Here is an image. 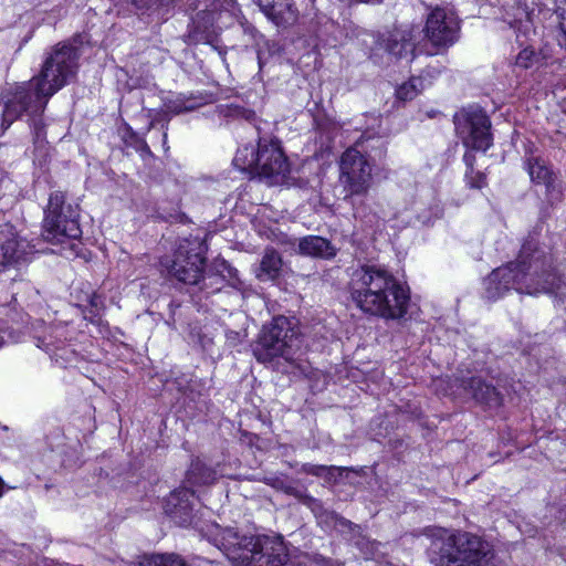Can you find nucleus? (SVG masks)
Here are the masks:
<instances>
[{
  "mask_svg": "<svg viewBox=\"0 0 566 566\" xmlns=\"http://www.w3.org/2000/svg\"><path fill=\"white\" fill-rule=\"evenodd\" d=\"M78 59V49L72 44L59 43L53 46L38 75L28 82L17 84L2 95L1 127L8 129L12 123L27 115L36 137L40 138L41 115L49 99L75 77Z\"/></svg>",
  "mask_w": 566,
  "mask_h": 566,
  "instance_id": "nucleus-1",
  "label": "nucleus"
},
{
  "mask_svg": "<svg viewBox=\"0 0 566 566\" xmlns=\"http://www.w3.org/2000/svg\"><path fill=\"white\" fill-rule=\"evenodd\" d=\"M514 289L518 293L553 294L566 297V282L553 268L551 253L538 244V233L531 232L524 240L516 262L495 269L485 280V297L496 300Z\"/></svg>",
  "mask_w": 566,
  "mask_h": 566,
  "instance_id": "nucleus-2",
  "label": "nucleus"
},
{
  "mask_svg": "<svg viewBox=\"0 0 566 566\" xmlns=\"http://www.w3.org/2000/svg\"><path fill=\"white\" fill-rule=\"evenodd\" d=\"M348 290L352 301L364 313L390 319L407 313L408 290L382 265L364 264L354 270Z\"/></svg>",
  "mask_w": 566,
  "mask_h": 566,
  "instance_id": "nucleus-3",
  "label": "nucleus"
},
{
  "mask_svg": "<svg viewBox=\"0 0 566 566\" xmlns=\"http://www.w3.org/2000/svg\"><path fill=\"white\" fill-rule=\"evenodd\" d=\"M205 536L233 566H286L290 560L287 546L281 535L241 536L232 528L210 525Z\"/></svg>",
  "mask_w": 566,
  "mask_h": 566,
  "instance_id": "nucleus-4",
  "label": "nucleus"
},
{
  "mask_svg": "<svg viewBox=\"0 0 566 566\" xmlns=\"http://www.w3.org/2000/svg\"><path fill=\"white\" fill-rule=\"evenodd\" d=\"M431 559L437 566H486L493 558L491 545L480 536L467 532L433 541Z\"/></svg>",
  "mask_w": 566,
  "mask_h": 566,
  "instance_id": "nucleus-5",
  "label": "nucleus"
},
{
  "mask_svg": "<svg viewBox=\"0 0 566 566\" xmlns=\"http://www.w3.org/2000/svg\"><path fill=\"white\" fill-rule=\"evenodd\" d=\"M233 164L242 171L265 180L269 185L280 182L289 171V164L277 139L260 137L258 148L244 146L240 148Z\"/></svg>",
  "mask_w": 566,
  "mask_h": 566,
  "instance_id": "nucleus-6",
  "label": "nucleus"
},
{
  "mask_svg": "<svg viewBox=\"0 0 566 566\" xmlns=\"http://www.w3.org/2000/svg\"><path fill=\"white\" fill-rule=\"evenodd\" d=\"M297 332L294 324L285 316L274 317L264 325L252 346L255 359L261 364H271L282 357L291 360L298 347Z\"/></svg>",
  "mask_w": 566,
  "mask_h": 566,
  "instance_id": "nucleus-7",
  "label": "nucleus"
},
{
  "mask_svg": "<svg viewBox=\"0 0 566 566\" xmlns=\"http://www.w3.org/2000/svg\"><path fill=\"white\" fill-rule=\"evenodd\" d=\"M78 207L66 202L65 195L54 191L49 197L42 227V237L52 244L77 240L82 235Z\"/></svg>",
  "mask_w": 566,
  "mask_h": 566,
  "instance_id": "nucleus-8",
  "label": "nucleus"
},
{
  "mask_svg": "<svg viewBox=\"0 0 566 566\" xmlns=\"http://www.w3.org/2000/svg\"><path fill=\"white\" fill-rule=\"evenodd\" d=\"M203 252V244L199 240H184L175 250L172 258H166L161 265L178 282L199 285L206 263Z\"/></svg>",
  "mask_w": 566,
  "mask_h": 566,
  "instance_id": "nucleus-9",
  "label": "nucleus"
},
{
  "mask_svg": "<svg viewBox=\"0 0 566 566\" xmlns=\"http://www.w3.org/2000/svg\"><path fill=\"white\" fill-rule=\"evenodd\" d=\"M371 165L367 157L356 148L346 149L339 161V184L345 199L365 196L373 184Z\"/></svg>",
  "mask_w": 566,
  "mask_h": 566,
  "instance_id": "nucleus-10",
  "label": "nucleus"
},
{
  "mask_svg": "<svg viewBox=\"0 0 566 566\" xmlns=\"http://www.w3.org/2000/svg\"><path fill=\"white\" fill-rule=\"evenodd\" d=\"M454 126L465 147L482 151L491 147V122L482 109L470 108L457 113L454 115Z\"/></svg>",
  "mask_w": 566,
  "mask_h": 566,
  "instance_id": "nucleus-11",
  "label": "nucleus"
},
{
  "mask_svg": "<svg viewBox=\"0 0 566 566\" xmlns=\"http://www.w3.org/2000/svg\"><path fill=\"white\" fill-rule=\"evenodd\" d=\"M264 482L273 489L295 497L303 505L311 509L321 522L333 525L334 527H344L349 530L354 526L349 520L338 515L336 512L325 510L322 502L307 494L305 490L293 486L285 476H266L264 478Z\"/></svg>",
  "mask_w": 566,
  "mask_h": 566,
  "instance_id": "nucleus-12",
  "label": "nucleus"
},
{
  "mask_svg": "<svg viewBox=\"0 0 566 566\" xmlns=\"http://www.w3.org/2000/svg\"><path fill=\"white\" fill-rule=\"evenodd\" d=\"M460 23L452 10L434 8L427 18L423 29L428 41L438 48L452 45L459 38Z\"/></svg>",
  "mask_w": 566,
  "mask_h": 566,
  "instance_id": "nucleus-13",
  "label": "nucleus"
},
{
  "mask_svg": "<svg viewBox=\"0 0 566 566\" xmlns=\"http://www.w3.org/2000/svg\"><path fill=\"white\" fill-rule=\"evenodd\" d=\"M32 336L38 348L43 349L55 363L63 365L72 350L65 347V327L46 325L43 321L32 323Z\"/></svg>",
  "mask_w": 566,
  "mask_h": 566,
  "instance_id": "nucleus-14",
  "label": "nucleus"
},
{
  "mask_svg": "<svg viewBox=\"0 0 566 566\" xmlns=\"http://www.w3.org/2000/svg\"><path fill=\"white\" fill-rule=\"evenodd\" d=\"M260 11L280 30H289L300 22L294 0H253Z\"/></svg>",
  "mask_w": 566,
  "mask_h": 566,
  "instance_id": "nucleus-15",
  "label": "nucleus"
},
{
  "mask_svg": "<svg viewBox=\"0 0 566 566\" xmlns=\"http://www.w3.org/2000/svg\"><path fill=\"white\" fill-rule=\"evenodd\" d=\"M413 27L396 28L378 38L377 43L395 59L412 60L417 39Z\"/></svg>",
  "mask_w": 566,
  "mask_h": 566,
  "instance_id": "nucleus-16",
  "label": "nucleus"
},
{
  "mask_svg": "<svg viewBox=\"0 0 566 566\" xmlns=\"http://www.w3.org/2000/svg\"><path fill=\"white\" fill-rule=\"evenodd\" d=\"M31 253L29 243L20 239L12 227L0 229V265H15L28 260Z\"/></svg>",
  "mask_w": 566,
  "mask_h": 566,
  "instance_id": "nucleus-17",
  "label": "nucleus"
},
{
  "mask_svg": "<svg viewBox=\"0 0 566 566\" xmlns=\"http://www.w3.org/2000/svg\"><path fill=\"white\" fill-rule=\"evenodd\" d=\"M195 492L182 486L174 490L164 502L165 513L178 525H187L193 516V499Z\"/></svg>",
  "mask_w": 566,
  "mask_h": 566,
  "instance_id": "nucleus-18",
  "label": "nucleus"
},
{
  "mask_svg": "<svg viewBox=\"0 0 566 566\" xmlns=\"http://www.w3.org/2000/svg\"><path fill=\"white\" fill-rule=\"evenodd\" d=\"M461 386L481 405L489 408H497L502 405V395L492 384L485 382L480 377L463 379Z\"/></svg>",
  "mask_w": 566,
  "mask_h": 566,
  "instance_id": "nucleus-19",
  "label": "nucleus"
},
{
  "mask_svg": "<svg viewBox=\"0 0 566 566\" xmlns=\"http://www.w3.org/2000/svg\"><path fill=\"white\" fill-rule=\"evenodd\" d=\"M216 273L210 270L205 274L202 272V276L200 280L199 289L201 291L211 290V293L219 292L223 287V283L227 281L232 286H235L237 279V270L233 269L228 262L224 260L217 262L214 264Z\"/></svg>",
  "mask_w": 566,
  "mask_h": 566,
  "instance_id": "nucleus-20",
  "label": "nucleus"
},
{
  "mask_svg": "<svg viewBox=\"0 0 566 566\" xmlns=\"http://www.w3.org/2000/svg\"><path fill=\"white\" fill-rule=\"evenodd\" d=\"M298 251L303 255L321 259H332L336 255V248L327 239L318 235H307L300 240Z\"/></svg>",
  "mask_w": 566,
  "mask_h": 566,
  "instance_id": "nucleus-21",
  "label": "nucleus"
},
{
  "mask_svg": "<svg viewBox=\"0 0 566 566\" xmlns=\"http://www.w3.org/2000/svg\"><path fill=\"white\" fill-rule=\"evenodd\" d=\"M217 479V471L197 458L191 461L185 482L191 486H201L213 484Z\"/></svg>",
  "mask_w": 566,
  "mask_h": 566,
  "instance_id": "nucleus-22",
  "label": "nucleus"
},
{
  "mask_svg": "<svg viewBox=\"0 0 566 566\" xmlns=\"http://www.w3.org/2000/svg\"><path fill=\"white\" fill-rule=\"evenodd\" d=\"M526 169L533 182L544 185L547 191L555 189V174L545 160L539 157L528 158Z\"/></svg>",
  "mask_w": 566,
  "mask_h": 566,
  "instance_id": "nucleus-23",
  "label": "nucleus"
},
{
  "mask_svg": "<svg viewBox=\"0 0 566 566\" xmlns=\"http://www.w3.org/2000/svg\"><path fill=\"white\" fill-rule=\"evenodd\" d=\"M133 566H189L178 554H150L143 555Z\"/></svg>",
  "mask_w": 566,
  "mask_h": 566,
  "instance_id": "nucleus-24",
  "label": "nucleus"
},
{
  "mask_svg": "<svg viewBox=\"0 0 566 566\" xmlns=\"http://www.w3.org/2000/svg\"><path fill=\"white\" fill-rule=\"evenodd\" d=\"M281 266L282 260L279 253L274 249H266L260 263L258 277L260 280H273L279 275Z\"/></svg>",
  "mask_w": 566,
  "mask_h": 566,
  "instance_id": "nucleus-25",
  "label": "nucleus"
},
{
  "mask_svg": "<svg viewBox=\"0 0 566 566\" xmlns=\"http://www.w3.org/2000/svg\"><path fill=\"white\" fill-rule=\"evenodd\" d=\"M310 13L303 15L300 22L303 31L319 38L326 33L328 25H332V20L322 12H314L313 17L308 18Z\"/></svg>",
  "mask_w": 566,
  "mask_h": 566,
  "instance_id": "nucleus-26",
  "label": "nucleus"
},
{
  "mask_svg": "<svg viewBox=\"0 0 566 566\" xmlns=\"http://www.w3.org/2000/svg\"><path fill=\"white\" fill-rule=\"evenodd\" d=\"M423 81L421 77H411L396 90V96L399 101L407 102L413 99L422 90Z\"/></svg>",
  "mask_w": 566,
  "mask_h": 566,
  "instance_id": "nucleus-27",
  "label": "nucleus"
},
{
  "mask_svg": "<svg viewBox=\"0 0 566 566\" xmlns=\"http://www.w3.org/2000/svg\"><path fill=\"white\" fill-rule=\"evenodd\" d=\"M200 104L192 98L178 96L175 99H169L165 103L166 112L172 115H179L186 112L196 109Z\"/></svg>",
  "mask_w": 566,
  "mask_h": 566,
  "instance_id": "nucleus-28",
  "label": "nucleus"
},
{
  "mask_svg": "<svg viewBox=\"0 0 566 566\" xmlns=\"http://www.w3.org/2000/svg\"><path fill=\"white\" fill-rule=\"evenodd\" d=\"M543 59L544 57L539 52H536L533 48L527 46L517 54L515 66L521 67L522 70H527L541 64Z\"/></svg>",
  "mask_w": 566,
  "mask_h": 566,
  "instance_id": "nucleus-29",
  "label": "nucleus"
},
{
  "mask_svg": "<svg viewBox=\"0 0 566 566\" xmlns=\"http://www.w3.org/2000/svg\"><path fill=\"white\" fill-rule=\"evenodd\" d=\"M175 0H132L136 9L142 12H155L163 7L169 6Z\"/></svg>",
  "mask_w": 566,
  "mask_h": 566,
  "instance_id": "nucleus-30",
  "label": "nucleus"
},
{
  "mask_svg": "<svg viewBox=\"0 0 566 566\" xmlns=\"http://www.w3.org/2000/svg\"><path fill=\"white\" fill-rule=\"evenodd\" d=\"M220 113L227 119L229 118H244L250 120L254 117V113L252 111L242 108L240 106H222L220 108Z\"/></svg>",
  "mask_w": 566,
  "mask_h": 566,
  "instance_id": "nucleus-31",
  "label": "nucleus"
},
{
  "mask_svg": "<svg viewBox=\"0 0 566 566\" xmlns=\"http://www.w3.org/2000/svg\"><path fill=\"white\" fill-rule=\"evenodd\" d=\"M125 140L130 145L135 146L136 149L143 150L146 153H150V149L143 137H140L136 132H134L130 127L126 129Z\"/></svg>",
  "mask_w": 566,
  "mask_h": 566,
  "instance_id": "nucleus-32",
  "label": "nucleus"
},
{
  "mask_svg": "<svg viewBox=\"0 0 566 566\" xmlns=\"http://www.w3.org/2000/svg\"><path fill=\"white\" fill-rule=\"evenodd\" d=\"M465 180L470 188L481 189L485 185V176L484 174L474 170L471 167V171L465 172Z\"/></svg>",
  "mask_w": 566,
  "mask_h": 566,
  "instance_id": "nucleus-33",
  "label": "nucleus"
},
{
  "mask_svg": "<svg viewBox=\"0 0 566 566\" xmlns=\"http://www.w3.org/2000/svg\"><path fill=\"white\" fill-rule=\"evenodd\" d=\"M325 471L326 465L313 463H303L300 469L301 473L310 474L316 478H323Z\"/></svg>",
  "mask_w": 566,
  "mask_h": 566,
  "instance_id": "nucleus-34",
  "label": "nucleus"
},
{
  "mask_svg": "<svg viewBox=\"0 0 566 566\" xmlns=\"http://www.w3.org/2000/svg\"><path fill=\"white\" fill-rule=\"evenodd\" d=\"M345 470L347 469L343 467L326 465V471L324 472L322 479H324L327 483H336Z\"/></svg>",
  "mask_w": 566,
  "mask_h": 566,
  "instance_id": "nucleus-35",
  "label": "nucleus"
},
{
  "mask_svg": "<svg viewBox=\"0 0 566 566\" xmlns=\"http://www.w3.org/2000/svg\"><path fill=\"white\" fill-rule=\"evenodd\" d=\"M557 40L559 45L566 49V11H564L560 15L559 33L557 35Z\"/></svg>",
  "mask_w": 566,
  "mask_h": 566,
  "instance_id": "nucleus-36",
  "label": "nucleus"
},
{
  "mask_svg": "<svg viewBox=\"0 0 566 566\" xmlns=\"http://www.w3.org/2000/svg\"><path fill=\"white\" fill-rule=\"evenodd\" d=\"M244 336H245V334H242L241 332H237V331H232V329L226 331V338L230 346H237L239 343H241V340L243 339Z\"/></svg>",
  "mask_w": 566,
  "mask_h": 566,
  "instance_id": "nucleus-37",
  "label": "nucleus"
},
{
  "mask_svg": "<svg viewBox=\"0 0 566 566\" xmlns=\"http://www.w3.org/2000/svg\"><path fill=\"white\" fill-rule=\"evenodd\" d=\"M90 305H91L90 313L93 316H96L98 314V308L103 305L102 297L94 293L90 297Z\"/></svg>",
  "mask_w": 566,
  "mask_h": 566,
  "instance_id": "nucleus-38",
  "label": "nucleus"
},
{
  "mask_svg": "<svg viewBox=\"0 0 566 566\" xmlns=\"http://www.w3.org/2000/svg\"><path fill=\"white\" fill-rule=\"evenodd\" d=\"M463 160H464V163H465V165H467V167H468L467 171H471V167H472V168H474V167H473L474 161H475V156H474V154H472L471 151H467V153L464 154V156H463Z\"/></svg>",
  "mask_w": 566,
  "mask_h": 566,
  "instance_id": "nucleus-39",
  "label": "nucleus"
},
{
  "mask_svg": "<svg viewBox=\"0 0 566 566\" xmlns=\"http://www.w3.org/2000/svg\"><path fill=\"white\" fill-rule=\"evenodd\" d=\"M316 564L318 566H336V563L334 560H332L331 558L323 557V556H319L316 559Z\"/></svg>",
  "mask_w": 566,
  "mask_h": 566,
  "instance_id": "nucleus-40",
  "label": "nucleus"
},
{
  "mask_svg": "<svg viewBox=\"0 0 566 566\" xmlns=\"http://www.w3.org/2000/svg\"><path fill=\"white\" fill-rule=\"evenodd\" d=\"M4 331L0 327V346L3 344V340H4Z\"/></svg>",
  "mask_w": 566,
  "mask_h": 566,
  "instance_id": "nucleus-41",
  "label": "nucleus"
},
{
  "mask_svg": "<svg viewBox=\"0 0 566 566\" xmlns=\"http://www.w3.org/2000/svg\"><path fill=\"white\" fill-rule=\"evenodd\" d=\"M166 143H167V133H166V132H164V133H163V145L165 146V145H166Z\"/></svg>",
  "mask_w": 566,
  "mask_h": 566,
  "instance_id": "nucleus-42",
  "label": "nucleus"
},
{
  "mask_svg": "<svg viewBox=\"0 0 566 566\" xmlns=\"http://www.w3.org/2000/svg\"><path fill=\"white\" fill-rule=\"evenodd\" d=\"M158 120V118H154L150 124H149V127L148 129H150L151 127H154L155 123Z\"/></svg>",
  "mask_w": 566,
  "mask_h": 566,
  "instance_id": "nucleus-43",
  "label": "nucleus"
},
{
  "mask_svg": "<svg viewBox=\"0 0 566 566\" xmlns=\"http://www.w3.org/2000/svg\"><path fill=\"white\" fill-rule=\"evenodd\" d=\"M3 481L0 479V496L2 495Z\"/></svg>",
  "mask_w": 566,
  "mask_h": 566,
  "instance_id": "nucleus-44",
  "label": "nucleus"
},
{
  "mask_svg": "<svg viewBox=\"0 0 566 566\" xmlns=\"http://www.w3.org/2000/svg\"><path fill=\"white\" fill-rule=\"evenodd\" d=\"M75 247H76V243H74V242H70V248H71L72 250H74V249H75Z\"/></svg>",
  "mask_w": 566,
  "mask_h": 566,
  "instance_id": "nucleus-45",
  "label": "nucleus"
},
{
  "mask_svg": "<svg viewBox=\"0 0 566 566\" xmlns=\"http://www.w3.org/2000/svg\"><path fill=\"white\" fill-rule=\"evenodd\" d=\"M17 294H18V293H13V294H12V298H13L14 301H17Z\"/></svg>",
  "mask_w": 566,
  "mask_h": 566,
  "instance_id": "nucleus-46",
  "label": "nucleus"
},
{
  "mask_svg": "<svg viewBox=\"0 0 566 566\" xmlns=\"http://www.w3.org/2000/svg\"><path fill=\"white\" fill-rule=\"evenodd\" d=\"M563 558L566 560V552L562 553Z\"/></svg>",
  "mask_w": 566,
  "mask_h": 566,
  "instance_id": "nucleus-47",
  "label": "nucleus"
},
{
  "mask_svg": "<svg viewBox=\"0 0 566 566\" xmlns=\"http://www.w3.org/2000/svg\"><path fill=\"white\" fill-rule=\"evenodd\" d=\"M310 1H311L312 3H314V2H315V0H310Z\"/></svg>",
  "mask_w": 566,
  "mask_h": 566,
  "instance_id": "nucleus-48",
  "label": "nucleus"
}]
</instances>
